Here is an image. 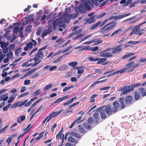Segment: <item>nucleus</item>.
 I'll return each instance as SVG.
<instances>
[{"mask_svg": "<svg viewBox=\"0 0 146 146\" xmlns=\"http://www.w3.org/2000/svg\"><path fill=\"white\" fill-rule=\"evenodd\" d=\"M31 42H29L26 44V46L24 48V50L25 51H28L29 49H31L33 46H35L37 44V42L34 39H32Z\"/></svg>", "mask_w": 146, "mask_h": 146, "instance_id": "nucleus-5", "label": "nucleus"}, {"mask_svg": "<svg viewBox=\"0 0 146 146\" xmlns=\"http://www.w3.org/2000/svg\"><path fill=\"white\" fill-rule=\"evenodd\" d=\"M18 32H19V28L17 27H15L13 31V33L15 34H17Z\"/></svg>", "mask_w": 146, "mask_h": 146, "instance_id": "nucleus-48", "label": "nucleus"}, {"mask_svg": "<svg viewBox=\"0 0 146 146\" xmlns=\"http://www.w3.org/2000/svg\"><path fill=\"white\" fill-rule=\"evenodd\" d=\"M140 97V94L137 91L135 92L134 99L136 101H137L139 100Z\"/></svg>", "mask_w": 146, "mask_h": 146, "instance_id": "nucleus-25", "label": "nucleus"}, {"mask_svg": "<svg viewBox=\"0 0 146 146\" xmlns=\"http://www.w3.org/2000/svg\"><path fill=\"white\" fill-rule=\"evenodd\" d=\"M79 103V102H77L74 103H73V104H72L69 106V108H71L75 106H76L77 104H78Z\"/></svg>", "mask_w": 146, "mask_h": 146, "instance_id": "nucleus-56", "label": "nucleus"}, {"mask_svg": "<svg viewBox=\"0 0 146 146\" xmlns=\"http://www.w3.org/2000/svg\"><path fill=\"white\" fill-rule=\"evenodd\" d=\"M137 57V56H132L128 60H127L128 62H130L131 60L135 59Z\"/></svg>", "mask_w": 146, "mask_h": 146, "instance_id": "nucleus-61", "label": "nucleus"}, {"mask_svg": "<svg viewBox=\"0 0 146 146\" xmlns=\"http://www.w3.org/2000/svg\"><path fill=\"white\" fill-rule=\"evenodd\" d=\"M46 47H44L42 48H40L38 50V52L35 55V57L34 58V60L35 62L38 61L40 59V60L42 59L44 56V54L43 53L42 50L45 49Z\"/></svg>", "mask_w": 146, "mask_h": 146, "instance_id": "nucleus-4", "label": "nucleus"}, {"mask_svg": "<svg viewBox=\"0 0 146 146\" xmlns=\"http://www.w3.org/2000/svg\"><path fill=\"white\" fill-rule=\"evenodd\" d=\"M138 90L140 92L142 96H146V91L144 88L141 87L139 88Z\"/></svg>", "mask_w": 146, "mask_h": 146, "instance_id": "nucleus-20", "label": "nucleus"}, {"mask_svg": "<svg viewBox=\"0 0 146 146\" xmlns=\"http://www.w3.org/2000/svg\"><path fill=\"white\" fill-rule=\"evenodd\" d=\"M96 19L95 18V16H94L91 17L88 19H87L86 20V22L85 24H86L87 23H88L89 24H91L92 23H94Z\"/></svg>", "mask_w": 146, "mask_h": 146, "instance_id": "nucleus-12", "label": "nucleus"}, {"mask_svg": "<svg viewBox=\"0 0 146 146\" xmlns=\"http://www.w3.org/2000/svg\"><path fill=\"white\" fill-rule=\"evenodd\" d=\"M63 58V56H61L59 58H58L57 59L54 60L53 62L54 63H56L58 62H59L60 61L62 58Z\"/></svg>", "mask_w": 146, "mask_h": 146, "instance_id": "nucleus-42", "label": "nucleus"}, {"mask_svg": "<svg viewBox=\"0 0 146 146\" xmlns=\"http://www.w3.org/2000/svg\"><path fill=\"white\" fill-rule=\"evenodd\" d=\"M135 33L138 35H140L142 34L140 33V31H138L137 29H136L135 30Z\"/></svg>", "mask_w": 146, "mask_h": 146, "instance_id": "nucleus-60", "label": "nucleus"}, {"mask_svg": "<svg viewBox=\"0 0 146 146\" xmlns=\"http://www.w3.org/2000/svg\"><path fill=\"white\" fill-rule=\"evenodd\" d=\"M85 5L83 4H81L79 7H75V10L76 11H79L80 12L83 13H85L86 12V10L85 8Z\"/></svg>", "mask_w": 146, "mask_h": 146, "instance_id": "nucleus-7", "label": "nucleus"}, {"mask_svg": "<svg viewBox=\"0 0 146 146\" xmlns=\"http://www.w3.org/2000/svg\"><path fill=\"white\" fill-rule=\"evenodd\" d=\"M98 47L97 46L94 47H91L89 48V50L92 51H96L98 50Z\"/></svg>", "mask_w": 146, "mask_h": 146, "instance_id": "nucleus-41", "label": "nucleus"}, {"mask_svg": "<svg viewBox=\"0 0 146 146\" xmlns=\"http://www.w3.org/2000/svg\"><path fill=\"white\" fill-rule=\"evenodd\" d=\"M93 121V119L92 117H89L88 120V121L89 123H92Z\"/></svg>", "mask_w": 146, "mask_h": 146, "instance_id": "nucleus-62", "label": "nucleus"}, {"mask_svg": "<svg viewBox=\"0 0 146 146\" xmlns=\"http://www.w3.org/2000/svg\"><path fill=\"white\" fill-rule=\"evenodd\" d=\"M13 56V53L12 51H10L6 55L7 57L9 59L11 58Z\"/></svg>", "mask_w": 146, "mask_h": 146, "instance_id": "nucleus-30", "label": "nucleus"}, {"mask_svg": "<svg viewBox=\"0 0 146 146\" xmlns=\"http://www.w3.org/2000/svg\"><path fill=\"white\" fill-rule=\"evenodd\" d=\"M133 100V98L132 96H127L125 99V103L126 105H130L132 104Z\"/></svg>", "mask_w": 146, "mask_h": 146, "instance_id": "nucleus-9", "label": "nucleus"}, {"mask_svg": "<svg viewBox=\"0 0 146 146\" xmlns=\"http://www.w3.org/2000/svg\"><path fill=\"white\" fill-rule=\"evenodd\" d=\"M99 60L96 63L98 64H103V63L107 61V58H99Z\"/></svg>", "mask_w": 146, "mask_h": 146, "instance_id": "nucleus-23", "label": "nucleus"}, {"mask_svg": "<svg viewBox=\"0 0 146 146\" xmlns=\"http://www.w3.org/2000/svg\"><path fill=\"white\" fill-rule=\"evenodd\" d=\"M36 70V69L35 68L28 72L25 74L24 77H26L30 75Z\"/></svg>", "mask_w": 146, "mask_h": 146, "instance_id": "nucleus-24", "label": "nucleus"}, {"mask_svg": "<svg viewBox=\"0 0 146 146\" xmlns=\"http://www.w3.org/2000/svg\"><path fill=\"white\" fill-rule=\"evenodd\" d=\"M134 64V62L132 61L130 62L125 65V68L127 70L128 72H131L133 71V68Z\"/></svg>", "mask_w": 146, "mask_h": 146, "instance_id": "nucleus-6", "label": "nucleus"}, {"mask_svg": "<svg viewBox=\"0 0 146 146\" xmlns=\"http://www.w3.org/2000/svg\"><path fill=\"white\" fill-rule=\"evenodd\" d=\"M48 34H49V32L48 30H45L44 31L41 36L42 38H44L45 36H47Z\"/></svg>", "mask_w": 146, "mask_h": 146, "instance_id": "nucleus-29", "label": "nucleus"}, {"mask_svg": "<svg viewBox=\"0 0 146 146\" xmlns=\"http://www.w3.org/2000/svg\"><path fill=\"white\" fill-rule=\"evenodd\" d=\"M132 0H127V2H125V6H128L129 4L131 3Z\"/></svg>", "mask_w": 146, "mask_h": 146, "instance_id": "nucleus-64", "label": "nucleus"}, {"mask_svg": "<svg viewBox=\"0 0 146 146\" xmlns=\"http://www.w3.org/2000/svg\"><path fill=\"white\" fill-rule=\"evenodd\" d=\"M78 64V63L76 62H70L68 64L69 66H72L73 67H74Z\"/></svg>", "mask_w": 146, "mask_h": 146, "instance_id": "nucleus-37", "label": "nucleus"}, {"mask_svg": "<svg viewBox=\"0 0 146 146\" xmlns=\"http://www.w3.org/2000/svg\"><path fill=\"white\" fill-rule=\"evenodd\" d=\"M38 49V48L37 47H35L29 53V55L30 56L33 54H34L35 53V52H36Z\"/></svg>", "mask_w": 146, "mask_h": 146, "instance_id": "nucleus-33", "label": "nucleus"}, {"mask_svg": "<svg viewBox=\"0 0 146 146\" xmlns=\"http://www.w3.org/2000/svg\"><path fill=\"white\" fill-rule=\"evenodd\" d=\"M121 29L120 28L118 30H117L114 31L110 36L111 37L112 36L115 35L117 34V33L121 32Z\"/></svg>", "mask_w": 146, "mask_h": 146, "instance_id": "nucleus-31", "label": "nucleus"}, {"mask_svg": "<svg viewBox=\"0 0 146 146\" xmlns=\"http://www.w3.org/2000/svg\"><path fill=\"white\" fill-rule=\"evenodd\" d=\"M63 111L62 109L61 110L59 111L56 112H54L51 113L50 114V115L52 117H54L56 116L57 115L60 114Z\"/></svg>", "mask_w": 146, "mask_h": 146, "instance_id": "nucleus-16", "label": "nucleus"}, {"mask_svg": "<svg viewBox=\"0 0 146 146\" xmlns=\"http://www.w3.org/2000/svg\"><path fill=\"white\" fill-rule=\"evenodd\" d=\"M113 107L112 109L111 105L108 104L97 108V110L100 111V115L102 119H105L107 118L106 115L108 116H110L117 110H120L123 109L125 107L124 103V98L122 97L118 99V101L116 100L113 103Z\"/></svg>", "mask_w": 146, "mask_h": 146, "instance_id": "nucleus-1", "label": "nucleus"}, {"mask_svg": "<svg viewBox=\"0 0 146 146\" xmlns=\"http://www.w3.org/2000/svg\"><path fill=\"white\" fill-rule=\"evenodd\" d=\"M48 31H49V34L50 33L52 32L53 31V27L52 25H50L49 26L48 28Z\"/></svg>", "mask_w": 146, "mask_h": 146, "instance_id": "nucleus-43", "label": "nucleus"}, {"mask_svg": "<svg viewBox=\"0 0 146 146\" xmlns=\"http://www.w3.org/2000/svg\"><path fill=\"white\" fill-rule=\"evenodd\" d=\"M30 83V80H26L24 82V84L25 85H27L29 84Z\"/></svg>", "mask_w": 146, "mask_h": 146, "instance_id": "nucleus-59", "label": "nucleus"}, {"mask_svg": "<svg viewBox=\"0 0 146 146\" xmlns=\"http://www.w3.org/2000/svg\"><path fill=\"white\" fill-rule=\"evenodd\" d=\"M84 5H85V7L86 10V9H88V10H89L90 9H91L90 7L89 4H87V3H85V4Z\"/></svg>", "mask_w": 146, "mask_h": 146, "instance_id": "nucleus-63", "label": "nucleus"}, {"mask_svg": "<svg viewBox=\"0 0 146 146\" xmlns=\"http://www.w3.org/2000/svg\"><path fill=\"white\" fill-rule=\"evenodd\" d=\"M100 56L102 57L109 58L112 57L113 55L110 53L107 52L105 53H101L100 55Z\"/></svg>", "mask_w": 146, "mask_h": 146, "instance_id": "nucleus-13", "label": "nucleus"}, {"mask_svg": "<svg viewBox=\"0 0 146 146\" xmlns=\"http://www.w3.org/2000/svg\"><path fill=\"white\" fill-rule=\"evenodd\" d=\"M84 126L87 129H90L91 127V125L88 123H85L84 124Z\"/></svg>", "mask_w": 146, "mask_h": 146, "instance_id": "nucleus-50", "label": "nucleus"}, {"mask_svg": "<svg viewBox=\"0 0 146 146\" xmlns=\"http://www.w3.org/2000/svg\"><path fill=\"white\" fill-rule=\"evenodd\" d=\"M126 71H127V70L126 69V68H125L121 70H117L115 72H113V73H112L108 75L107 76V77H109L110 76H112L113 75H114L115 74L118 73H124V72H126Z\"/></svg>", "mask_w": 146, "mask_h": 146, "instance_id": "nucleus-11", "label": "nucleus"}, {"mask_svg": "<svg viewBox=\"0 0 146 146\" xmlns=\"http://www.w3.org/2000/svg\"><path fill=\"white\" fill-rule=\"evenodd\" d=\"M101 23V22L100 21H99L97 23L92 24V26L90 27V30H95L96 28L99 26V25Z\"/></svg>", "mask_w": 146, "mask_h": 146, "instance_id": "nucleus-14", "label": "nucleus"}, {"mask_svg": "<svg viewBox=\"0 0 146 146\" xmlns=\"http://www.w3.org/2000/svg\"><path fill=\"white\" fill-rule=\"evenodd\" d=\"M32 25H28L25 28V31L26 32H29L31 31Z\"/></svg>", "mask_w": 146, "mask_h": 146, "instance_id": "nucleus-38", "label": "nucleus"}, {"mask_svg": "<svg viewBox=\"0 0 146 146\" xmlns=\"http://www.w3.org/2000/svg\"><path fill=\"white\" fill-rule=\"evenodd\" d=\"M139 43V42L134 41H129L128 42L127 44H138Z\"/></svg>", "mask_w": 146, "mask_h": 146, "instance_id": "nucleus-49", "label": "nucleus"}, {"mask_svg": "<svg viewBox=\"0 0 146 146\" xmlns=\"http://www.w3.org/2000/svg\"><path fill=\"white\" fill-rule=\"evenodd\" d=\"M15 98L14 97H11L9 98V99L8 101V103H10L13 102V100H14Z\"/></svg>", "mask_w": 146, "mask_h": 146, "instance_id": "nucleus-58", "label": "nucleus"}, {"mask_svg": "<svg viewBox=\"0 0 146 146\" xmlns=\"http://www.w3.org/2000/svg\"><path fill=\"white\" fill-rule=\"evenodd\" d=\"M139 3L138 1H136L132 3L129 6V7L131 8L135 6V5Z\"/></svg>", "mask_w": 146, "mask_h": 146, "instance_id": "nucleus-39", "label": "nucleus"}, {"mask_svg": "<svg viewBox=\"0 0 146 146\" xmlns=\"http://www.w3.org/2000/svg\"><path fill=\"white\" fill-rule=\"evenodd\" d=\"M106 14V13L105 12L103 13L102 14H101L99 15H98L97 17V18L98 19H99L102 18V17L104 16Z\"/></svg>", "mask_w": 146, "mask_h": 146, "instance_id": "nucleus-51", "label": "nucleus"}, {"mask_svg": "<svg viewBox=\"0 0 146 146\" xmlns=\"http://www.w3.org/2000/svg\"><path fill=\"white\" fill-rule=\"evenodd\" d=\"M95 42L94 45H97L102 42V40H100V39H95Z\"/></svg>", "mask_w": 146, "mask_h": 146, "instance_id": "nucleus-36", "label": "nucleus"}, {"mask_svg": "<svg viewBox=\"0 0 146 146\" xmlns=\"http://www.w3.org/2000/svg\"><path fill=\"white\" fill-rule=\"evenodd\" d=\"M68 95H66L63 97L61 98L56 100L54 102V103H56L60 102L62 101L65 100L68 97Z\"/></svg>", "mask_w": 146, "mask_h": 146, "instance_id": "nucleus-17", "label": "nucleus"}, {"mask_svg": "<svg viewBox=\"0 0 146 146\" xmlns=\"http://www.w3.org/2000/svg\"><path fill=\"white\" fill-rule=\"evenodd\" d=\"M10 104H9L8 105L5 106L3 108V111H7L8 109L9 108Z\"/></svg>", "mask_w": 146, "mask_h": 146, "instance_id": "nucleus-54", "label": "nucleus"}, {"mask_svg": "<svg viewBox=\"0 0 146 146\" xmlns=\"http://www.w3.org/2000/svg\"><path fill=\"white\" fill-rule=\"evenodd\" d=\"M74 87V86L72 85L68 87H66L63 89V92H65L66 91L68 90H70L71 88H73Z\"/></svg>", "mask_w": 146, "mask_h": 146, "instance_id": "nucleus-40", "label": "nucleus"}, {"mask_svg": "<svg viewBox=\"0 0 146 146\" xmlns=\"http://www.w3.org/2000/svg\"><path fill=\"white\" fill-rule=\"evenodd\" d=\"M135 54V53L132 52H129L128 53L124 55L122 58V59H126L132 56H133Z\"/></svg>", "mask_w": 146, "mask_h": 146, "instance_id": "nucleus-18", "label": "nucleus"}, {"mask_svg": "<svg viewBox=\"0 0 146 146\" xmlns=\"http://www.w3.org/2000/svg\"><path fill=\"white\" fill-rule=\"evenodd\" d=\"M58 19H56L55 21H54L53 22V27L54 30H56V28L61 23V21H58Z\"/></svg>", "mask_w": 146, "mask_h": 146, "instance_id": "nucleus-15", "label": "nucleus"}, {"mask_svg": "<svg viewBox=\"0 0 146 146\" xmlns=\"http://www.w3.org/2000/svg\"><path fill=\"white\" fill-rule=\"evenodd\" d=\"M78 131L81 133H84L85 132V130L84 127L82 125H79L78 126Z\"/></svg>", "mask_w": 146, "mask_h": 146, "instance_id": "nucleus-27", "label": "nucleus"}, {"mask_svg": "<svg viewBox=\"0 0 146 146\" xmlns=\"http://www.w3.org/2000/svg\"><path fill=\"white\" fill-rule=\"evenodd\" d=\"M68 141L70 142L75 144L76 143V141L71 136L69 137L68 138Z\"/></svg>", "mask_w": 146, "mask_h": 146, "instance_id": "nucleus-28", "label": "nucleus"}, {"mask_svg": "<svg viewBox=\"0 0 146 146\" xmlns=\"http://www.w3.org/2000/svg\"><path fill=\"white\" fill-rule=\"evenodd\" d=\"M42 100V98H41L37 100L36 102L32 104L31 106V108H33V107H35L37 104H38L40 101Z\"/></svg>", "mask_w": 146, "mask_h": 146, "instance_id": "nucleus-35", "label": "nucleus"}, {"mask_svg": "<svg viewBox=\"0 0 146 146\" xmlns=\"http://www.w3.org/2000/svg\"><path fill=\"white\" fill-rule=\"evenodd\" d=\"M6 95L4 94H2L0 96V101L3 100V101H6L8 99V96L5 97Z\"/></svg>", "mask_w": 146, "mask_h": 146, "instance_id": "nucleus-26", "label": "nucleus"}, {"mask_svg": "<svg viewBox=\"0 0 146 146\" xmlns=\"http://www.w3.org/2000/svg\"><path fill=\"white\" fill-rule=\"evenodd\" d=\"M98 95L96 94H93L90 97V102H95L94 98L96 97H97Z\"/></svg>", "mask_w": 146, "mask_h": 146, "instance_id": "nucleus-32", "label": "nucleus"}, {"mask_svg": "<svg viewBox=\"0 0 146 146\" xmlns=\"http://www.w3.org/2000/svg\"><path fill=\"white\" fill-rule=\"evenodd\" d=\"M71 9L70 7H67L65 9V12L66 13H70L71 12Z\"/></svg>", "mask_w": 146, "mask_h": 146, "instance_id": "nucleus-57", "label": "nucleus"}, {"mask_svg": "<svg viewBox=\"0 0 146 146\" xmlns=\"http://www.w3.org/2000/svg\"><path fill=\"white\" fill-rule=\"evenodd\" d=\"M82 117L80 116H79L78 117L76 118V119L74 121V123H75L76 122H77L78 123H79L80 122V121H79L81 119Z\"/></svg>", "mask_w": 146, "mask_h": 146, "instance_id": "nucleus-46", "label": "nucleus"}, {"mask_svg": "<svg viewBox=\"0 0 146 146\" xmlns=\"http://www.w3.org/2000/svg\"><path fill=\"white\" fill-rule=\"evenodd\" d=\"M130 14V13H128L125 14H123L121 15H119L117 16H115L116 20L121 19L124 17L128 16Z\"/></svg>", "mask_w": 146, "mask_h": 146, "instance_id": "nucleus-19", "label": "nucleus"}, {"mask_svg": "<svg viewBox=\"0 0 146 146\" xmlns=\"http://www.w3.org/2000/svg\"><path fill=\"white\" fill-rule=\"evenodd\" d=\"M29 92H27L23 94H21L19 96L18 98H21V97H24V96H27L28 95H29Z\"/></svg>", "mask_w": 146, "mask_h": 146, "instance_id": "nucleus-47", "label": "nucleus"}, {"mask_svg": "<svg viewBox=\"0 0 146 146\" xmlns=\"http://www.w3.org/2000/svg\"><path fill=\"white\" fill-rule=\"evenodd\" d=\"M142 86V84L139 83L133 84L130 86H125L120 87L119 90V91H123L121 94V96L125 95L128 92H131L133 90L134 88Z\"/></svg>", "mask_w": 146, "mask_h": 146, "instance_id": "nucleus-3", "label": "nucleus"}, {"mask_svg": "<svg viewBox=\"0 0 146 146\" xmlns=\"http://www.w3.org/2000/svg\"><path fill=\"white\" fill-rule=\"evenodd\" d=\"M5 55L4 54H2L1 52H0V62L2 61L3 59L5 58Z\"/></svg>", "mask_w": 146, "mask_h": 146, "instance_id": "nucleus-44", "label": "nucleus"}, {"mask_svg": "<svg viewBox=\"0 0 146 146\" xmlns=\"http://www.w3.org/2000/svg\"><path fill=\"white\" fill-rule=\"evenodd\" d=\"M52 86L51 84H49L46 86L44 88V90H47L51 88Z\"/></svg>", "mask_w": 146, "mask_h": 146, "instance_id": "nucleus-53", "label": "nucleus"}, {"mask_svg": "<svg viewBox=\"0 0 146 146\" xmlns=\"http://www.w3.org/2000/svg\"><path fill=\"white\" fill-rule=\"evenodd\" d=\"M72 135L74 136H75L76 137L79 138L81 137V135L80 134L78 133H75L74 132H72L71 133Z\"/></svg>", "mask_w": 146, "mask_h": 146, "instance_id": "nucleus-34", "label": "nucleus"}, {"mask_svg": "<svg viewBox=\"0 0 146 146\" xmlns=\"http://www.w3.org/2000/svg\"><path fill=\"white\" fill-rule=\"evenodd\" d=\"M77 98L76 97H75L74 98H72L71 99L69 100L67 102L64 103L63 104V106H65L68 105H69L72 103L74 101V100Z\"/></svg>", "mask_w": 146, "mask_h": 146, "instance_id": "nucleus-22", "label": "nucleus"}, {"mask_svg": "<svg viewBox=\"0 0 146 146\" xmlns=\"http://www.w3.org/2000/svg\"><path fill=\"white\" fill-rule=\"evenodd\" d=\"M15 47V45L13 44H11L10 45L9 47L8 48L10 50H12L14 49Z\"/></svg>", "mask_w": 146, "mask_h": 146, "instance_id": "nucleus-55", "label": "nucleus"}, {"mask_svg": "<svg viewBox=\"0 0 146 146\" xmlns=\"http://www.w3.org/2000/svg\"><path fill=\"white\" fill-rule=\"evenodd\" d=\"M93 116L94 118L96 120L95 122L97 124L98 123V121L99 120L100 118L99 114L97 113H95L94 114Z\"/></svg>", "mask_w": 146, "mask_h": 146, "instance_id": "nucleus-21", "label": "nucleus"}, {"mask_svg": "<svg viewBox=\"0 0 146 146\" xmlns=\"http://www.w3.org/2000/svg\"><path fill=\"white\" fill-rule=\"evenodd\" d=\"M116 23L114 21L109 23L101 29L100 33L104 35L103 36H107L110 34V30H112L116 27Z\"/></svg>", "mask_w": 146, "mask_h": 146, "instance_id": "nucleus-2", "label": "nucleus"}, {"mask_svg": "<svg viewBox=\"0 0 146 146\" xmlns=\"http://www.w3.org/2000/svg\"><path fill=\"white\" fill-rule=\"evenodd\" d=\"M22 49V48H19L17 49L15 51V54L18 55L21 52Z\"/></svg>", "mask_w": 146, "mask_h": 146, "instance_id": "nucleus-45", "label": "nucleus"}, {"mask_svg": "<svg viewBox=\"0 0 146 146\" xmlns=\"http://www.w3.org/2000/svg\"><path fill=\"white\" fill-rule=\"evenodd\" d=\"M28 100H24L23 102L22 101H19L15 103L13 105V106L15 107H20L21 106L25 104L28 102Z\"/></svg>", "mask_w": 146, "mask_h": 146, "instance_id": "nucleus-10", "label": "nucleus"}, {"mask_svg": "<svg viewBox=\"0 0 146 146\" xmlns=\"http://www.w3.org/2000/svg\"><path fill=\"white\" fill-rule=\"evenodd\" d=\"M121 45L115 46L112 48L113 50L111 52L112 54H114L118 52H120L122 50Z\"/></svg>", "mask_w": 146, "mask_h": 146, "instance_id": "nucleus-8", "label": "nucleus"}, {"mask_svg": "<svg viewBox=\"0 0 146 146\" xmlns=\"http://www.w3.org/2000/svg\"><path fill=\"white\" fill-rule=\"evenodd\" d=\"M104 0H90V1L89 0L88 1V2L89 3H90L91 2L95 3L96 1L97 2H100Z\"/></svg>", "mask_w": 146, "mask_h": 146, "instance_id": "nucleus-52", "label": "nucleus"}]
</instances>
